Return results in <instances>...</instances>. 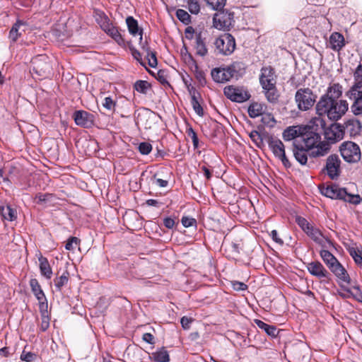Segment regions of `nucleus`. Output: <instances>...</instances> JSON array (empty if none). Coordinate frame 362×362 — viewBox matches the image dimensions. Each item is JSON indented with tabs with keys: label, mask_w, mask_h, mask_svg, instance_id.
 <instances>
[{
	"label": "nucleus",
	"mask_w": 362,
	"mask_h": 362,
	"mask_svg": "<svg viewBox=\"0 0 362 362\" xmlns=\"http://www.w3.org/2000/svg\"><path fill=\"white\" fill-rule=\"evenodd\" d=\"M343 87L339 83L330 84L326 93L322 95L316 103V113L319 116L327 117L332 121H337L345 115L349 108L346 100H340Z\"/></svg>",
	"instance_id": "obj_1"
},
{
	"label": "nucleus",
	"mask_w": 362,
	"mask_h": 362,
	"mask_svg": "<svg viewBox=\"0 0 362 362\" xmlns=\"http://www.w3.org/2000/svg\"><path fill=\"white\" fill-rule=\"evenodd\" d=\"M295 141L299 142L301 146L310 151L309 156L311 158L325 156L331 148L330 143L321 141V135L311 130L303 132Z\"/></svg>",
	"instance_id": "obj_2"
},
{
	"label": "nucleus",
	"mask_w": 362,
	"mask_h": 362,
	"mask_svg": "<svg viewBox=\"0 0 362 362\" xmlns=\"http://www.w3.org/2000/svg\"><path fill=\"white\" fill-rule=\"evenodd\" d=\"M320 192L327 197L341 199L355 205L361 202V197L358 194L348 193L346 188H339L335 185L323 187L320 189Z\"/></svg>",
	"instance_id": "obj_3"
},
{
	"label": "nucleus",
	"mask_w": 362,
	"mask_h": 362,
	"mask_svg": "<svg viewBox=\"0 0 362 362\" xmlns=\"http://www.w3.org/2000/svg\"><path fill=\"white\" fill-rule=\"evenodd\" d=\"M317 95L310 88H298L295 94V102L300 111L310 110L317 100Z\"/></svg>",
	"instance_id": "obj_4"
},
{
	"label": "nucleus",
	"mask_w": 362,
	"mask_h": 362,
	"mask_svg": "<svg viewBox=\"0 0 362 362\" xmlns=\"http://www.w3.org/2000/svg\"><path fill=\"white\" fill-rule=\"evenodd\" d=\"M343 158L349 163H356L361 157V150L358 144L352 141L343 142L339 148Z\"/></svg>",
	"instance_id": "obj_5"
},
{
	"label": "nucleus",
	"mask_w": 362,
	"mask_h": 362,
	"mask_svg": "<svg viewBox=\"0 0 362 362\" xmlns=\"http://www.w3.org/2000/svg\"><path fill=\"white\" fill-rule=\"evenodd\" d=\"M214 45L219 54L227 56L234 52L235 49V40L232 35L226 33L216 38L214 42Z\"/></svg>",
	"instance_id": "obj_6"
},
{
	"label": "nucleus",
	"mask_w": 362,
	"mask_h": 362,
	"mask_svg": "<svg viewBox=\"0 0 362 362\" xmlns=\"http://www.w3.org/2000/svg\"><path fill=\"white\" fill-rule=\"evenodd\" d=\"M223 93L231 101L239 103L248 100L251 97L248 90L243 86H226Z\"/></svg>",
	"instance_id": "obj_7"
},
{
	"label": "nucleus",
	"mask_w": 362,
	"mask_h": 362,
	"mask_svg": "<svg viewBox=\"0 0 362 362\" xmlns=\"http://www.w3.org/2000/svg\"><path fill=\"white\" fill-rule=\"evenodd\" d=\"M268 146L271 149L276 158H279L284 166L286 168L291 167V163L286 156L285 146L283 142L279 139L273 137L268 139Z\"/></svg>",
	"instance_id": "obj_8"
},
{
	"label": "nucleus",
	"mask_w": 362,
	"mask_h": 362,
	"mask_svg": "<svg viewBox=\"0 0 362 362\" xmlns=\"http://www.w3.org/2000/svg\"><path fill=\"white\" fill-rule=\"evenodd\" d=\"M33 71L38 76L46 78L51 74L52 66L45 55H39L32 61Z\"/></svg>",
	"instance_id": "obj_9"
},
{
	"label": "nucleus",
	"mask_w": 362,
	"mask_h": 362,
	"mask_svg": "<svg viewBox=\"0 0 362 362\" xmlns=\"http://www.w3.org/2000/svg\"><path fill=\"white\" fill-rule=\"evenodd\" d=\"M340 164L341 160L339 156L336 154L330 155L326 160V165L325 170L327 175L332 180L337 179L340 175Z\"/></svg>",
	"instance_id": "obj_10"
},
{
	"label": "nucleus",
	"mask_w": 362,
	"mask_h": 362,
	"mask_svg": "<svg viewBox=\"0 0 362 362\" xmlns=\"http://www.w3.org/2000/svg\"><path fill=\"white\" fill-rule=\"evenodd\" d=\"M259 83L262 88L276 85V75L273 67L267 66L261 69Z\"/></svg>",
	"instance_id": "obj_11"
},
{
	"label": "nucleus",
	"mask_w": 362,
	"mask_h": 362,
	"mask_svg": "<svg viewBox=\"0 0 362 362\" xmlns=\"http://www.w3.org/2000/svg\"><path fill=\"white\" fill-rule=\"evenodd\" d=\"M327 142L335 143L343 139L344 134L341 124H333L326 128L324 132Z\"/></svg>",
	"instance_id": "obj_12"
},
{
	"label": "nucleus",
	"mask_w": 362,
	"mask_h": 362,
	"mask_svg": "<svg viewBox=\"0 0 362 362\" xmlns=\"http://www.w3.org/2000/svg\"><path fill=\"white\" fill-rule=\"evenodd\" d=\"M73 117L76 125L83 128H90L94 124V115L85 110H76Z\"/></svg>",
	"instance_id": "obj_13"
},
{
	"label": "nucleus",
	"mask_w": 362,
	"mask_h": 362,
	"mask_svg": "<svg viewBox=\"0 0 362 362\" xmlns=\"http://www.w3.org/2000/svg\"><path fill=\"white\" fill-rule=\"evenodd\" d=\"M344 135L350 137H354L360 134L361 130V123L356 118H351L346 120L343 124H341Z\"/></svg>",
	"instance_id": "obj_14"
},
{
	"label": "nucleus",
	"mask_w": 362,
	"mask_h": 362,
	"mask_svg": "<svg viewBox=\"0 0 362 362\" xmlns=\"http://www.w3.org/2000/svg\"><path fill=\"white\" fill-rule=\"evenodd\" d=\"M214 14L213 18V23L214 28L222 30L228 28L231 25V21L233 18V13L221 11Z\"/></svg>",
	"instance_id": "obj_15"
},
{
	"label": "nucleus",
	"mask_w": 362,
	"mask_h": 362,
	"mask_svg": "<svg viewBox=\"0 0 362 362\" xmlns=\"http://www.w3.org/2000/svg\"><path fill=\"white\" fill-rule=\"evenodd\" d=\"M202 160L203 165L199 164V167L204 172L207 180H210L212 177L211 169L214 168L213 164L218 159V156L214 152H209L204 155Z\"/></svg>",
	"instance_id": "obj_16"
},
{
	"label": "nucleus",
	"mask_w": 362,
	"mask_h": 362,
	"mask_svg": "<svg viewBox=\"0 0 362 362\" xmlns=\"http://www.w3.org/2000/svg\"><path fill=\"white\" fill-rule=\"evenodd\" d=\"M306 268L311 275L318 279H327L329 276V273L319 261H313L308 263Z\"/></svg>",
	"instance_id": "obj_17"
},
{
	"label": "nucleus",
	"mask_w": 362,
	"mask_h": 362,
	"mask_svg": "<svg viewBox=\"0 0 362 362\" xmlns=\"http://www.w3.org/2000/svg\"><path fill=\"white\" fill-rule=\"evenodd\" d=\"M292 151L295 159L300 165H306L308 162V155H309L310 151L301 146L299 142L293 141Z\"/></svg>",
	"instance_id": "obj_18"
},
{
	"label": "nucleus",
	"mask_w": 362,
	"mask_h": 362,
	"mask_svg": "<svg viewBox=\"0 0 362 362\" xmlns=\"http://www.w3.org/2000/svg\"><path fill=\"white\" fill-rule=\"evenodd\" d=\"M156 112L148 108L142 107L134 112V121L136 124L141 123L146 127L148 124V121L153 119L156 116Z\"/></svg>",
	"instance_id": "obj_19"
},
{
	"label": "nucleus",
	"mask_w": 362,
	"mask_h": 362,
	"mask_svg": "<svg viewBox=\"0 0 362 362\" xmlns=\"http://www.w3.org/2000/svg\"><path fill=\"white\" fill-rule=\"evenodd\" d=\"M329 269L340 281L346 284L351 283V278L349 274L338 260L331 265Z\"/></svg>",
	"instance_id": "obj_20"
},
{
	"label": "nucleus",
	"mask_w": 362,
	"mask_h": 362,
	"mask_svg": "<svg viewBox=\"0 0 362 362\" xmlns=\"http://www.w3.org/2000/svg\"><path fill=\"white\" fill-rule=\"evenodd\" d=\"M211 75L213 80L216 83H225L232 78L227 66L213 69Z\"/></svg>",
	"instance_id": "obj_21"
},
{
	"label": "nucleus",
	"mask_w": 362,
	"mask_h": 362,
	"mask_svg": "<svg viewBox=\"0 0 362 362\" xmlns=\"http://www.w3.org/2000/svg\"><path fill=\"white\" fill-rule=\"evenodd\" d=\"M228 70L231 75V78L238 79L242 77L246 72V65L243 62H234L229 66H227Z\"/></svg>",
	"instance_id": "obj_22"
},
{
	"label": "nucleus",
	"mask_w": 362,
	"mask_h": 362,
	"mask_svg": "<svg viewBox=\"0 0 362 362\" xmlns=\"http://www.w3.org/2000/svg\"><path fill=\"white\" fill-rule=\"evenodd\" d=\"M196 54L200 57H205L208 54V49L206 45L205 37L203 36L202 32L197 33L195 35Z\"/></svg>",
	"instance_id": "obj_23"
},
{
	"label": "nucleus",
	"mask_w": 362,
	"mask_h": 362,
	"mask_svg": "<svg viewBox=\"0 0 362 362\" xmlns=\"http://www.w3.org/2000/svg\"><path fill=\"white\" fill-rule=\"evenodd\" d=\"M262 92L269 103L272 104H276L279 103L280 93L276 88V85L263 88Z\"/></svg>",
	"instance_id": "obj_24"
},
{
	"label": "nucleus",
	"mask_w": 362,
	"mask_h": 362,
	"mask_svg": "<svg viewBox=\"0 0 362 362\" xmlns=\"http://www.w3.org/2000/svg\"><path fill=\"white\" fill-rule=\"evenodd\" d=\"M329 43L331 48L334 51H339L344 47V37L342 34L335 32L329 37Z\"/></svg>",
	"instance_id": "obj_25"
},
{
	"label": "nucleus",
	"mask_w": 362,
	"mask_h": 362,
	"mask_svg": "<svg viewBox=\"0 0 362 362\" xmlns=\"http://www.w3.org/2000/svg\"><path fill=\"white\" fill-rule=\"evenodd\" d=\"M307 228L306 231L303 232L315 243L319 245H322V238H324V235L321 230L313 224H310Z\"/></svg>",
	"instance_id": "obj_26"
},
{
	"label": "nucleus",
	"mask_w": 362,
	"mask_h": 362,
	"mask_svg": "<svg viewBox=\"0 0 362 362\" xmlns=\"http://www.w3.org/2000/svg\"><path fill=\"white\" fill-rule=\"evenodd\" d=\"M149 358L154 362L170 361V356L165 347H161L160 349L151 353L149 356Z\"/></svg>",
	"instance_id": "obj_27"
},
{
	"label": "nucleus",
	"mask_w": 362,
	"mask_h": 362,
	"mask_svg": "<svg viewBox=\"0 0 362 362\" xmlns=\"http://www.w3.org/2000/svg\"><path fill=\"white\" fill-rule=\"evenodd\" d=\"M345 95L349 100H353L356 98L361 97L362 96V81H354V84L349 88V90L346 92Z\"/></svg>",
	"instance_id": "obj_28"
},
{
	"label": "nucleus",
	"mask_w": 362,
	"mask_h": 362,
	"mask_svg": "<svg viewBox=\"0 0 362 362\" xmlns=\"http://www.w3.org/2000/svg\"><path fill=\"white\" fill-rule=\"evenodd\" d=\"M25 25V22L21 20H18L12 26L9 32V37L13 42H16L18 37L22 35V32L25 31L24 29H21V28Z\"/></svg>",
	"instance_id": "obj_29"
},
{
	"label": "nucleus",
	"mask_w": 362,
	"mask_h": 362,
	"mask_svg": "<svg viewBox=\"0 0 362 362\" xmlns=\"http://www.w3.org/2000/svg\"><path fill=\"white\" fill-rule=\"evenodd\" d=\"M126 23L132 35L136 36L137 34H143V29L139 28L138 21L133 16H127Z\"/></svg>",
	"instance_id": "obj_30"
},
{
	"label": "nucleus",
	"mask_w": 362,
	"mask_h": 362,
	"mask_svg": "<svg viewBox=\"0 0 362 362\" xmlns=\"http://www.w3.org/2000/svg\"><path fill=\"white\" fill-rule=\"evenodd\" d=\"M109 36H110L119 46L125 47V40L122 35L118 31L117 28L112 25L110 26L105 31Z\"/></svg>",
	"instance_id": "obj_31"
},
{
	"label": "nucleus",
	"mask_w": 362,
	"mask_h": 362,
	"mask_svg": "<svg viewBox=\"0 0 362 362\" xmlns=\"http://www.w3.org/2000/svg\"><path fill=\"white\" fill-rule=\"evenodd\" d=\"M30 286L31 291L38 300H45V295L37 279H31L30 280Z\"/></svg>",
	"instance_id": "obj_32"
},
{
	"label": "nucleus",
	"mask_w": 362,
	"mask_h": 362,
	"mask_svg": "<svg viewBox=\"0 0 362 362\" xmlns=\"http://www.w3.org/2000/svg\"><path fill=\"white\" fill-rule=\"evenodd\" d=\"M38 260L40 262V270L41 274L47 279H50L52 275V270L47 259L40 256Z\"/></svg>",
	"instance_id": "obj_33"
},
{
	"label": "nucleus",
	"mask_w": 362,
	"mask_h": 362,
	"mask_svg": "<svg viewBox=\"0 0 362 362\" xmlns=\"http://www.w3.org/2000/svg\"><path fill=\"white\" fill-rule=\"evenodd\" d=\"M302 133L303 132H300V129H298L297 127H288L283 132V139L285 141L293 140V141H295L296 139L300 137Z\"/></svg>",
	"instance_id": "obj_34"
},
{
	"label": "nucleus",
	"mask_w": 362,
	"mask_h": 362,
	"mask_svg": "<svg viewBox=\"0 0 362 362\" xmlns=\"http://www.w3.org/2000/svg\"><path fill=\"white\" fill-rule=\"evenodd\" d=\"M257 327L263 329L269 336L276 337L278 334V330L274 325H268L260 320H255Z\"/></svg>",
	"instance_id": "obj_35"
},
{
	"label": "nucleus",
	"mask_w": 362,
	"mask_h": 362,
	"mask_svg": "<svg viewBox=\"0 0 362 362\" xmlns=\"http://www.w3.org/2000/svg\"><path fill=\"white\" fill-rule=\"evenodd\" d=\"M96 22L100 25L103 30L105 31L112 23L107 16L102 11H97L95 16Z\"/></svg>",
	"instance_id": "obj_36"
},
{
	"label": "nucleus",
	"mask_w": 362,
	"mask_h": 362,
	"mask_svg": "<svg viewBox=\"0 0 362 362\" xmlns=\"http://www.w3.org/2000/svg\"><path fill=\"white\" fill-rule=\"evenodd\" d=\"M264 105L258 103H252L248 107V115L251 118H256L260 115H262L264 112Z\"/></svg>",
	"instance_id": "obj_37"
},
{
	"label": "nucleus",
	"mask_w": 362,
	"mask_h": 362,
	"mask_svg": "<svg viewBox=\"0 0 362 362\" xmlns=\"http://www.w3.org/2000/svg\"><path fill=\"white\" fill-rule=\"evenodd\" d=\"M1 214L4 219L10 221L17 218L16 211L9 205L1 208Z\"/></svg>",
	"instance_id": "obj_38"
},
{
	"label": "nucleus",
	"mask_w": 362,
	"mask_h": 362,
	"mask_svg": "<svg viewBox=\"0 0 362 362\" xmlns=\"http://www.w3.org/2000/svg\"><path fill=\"white\" fill-rule=\"evenodd\" d=\"M320 255L328 268L338 260L329 251L326 250H322Z\"/></svg>",
	"instance_id": "obj_39"
},
{
	"label": "nucleus",
	"mask_w": 362,
	"mask_h": 362,
	"mask_svg": "<svg viewBox=\"0 0 362 362\" xmlns=\"http://www.w3.org/2000/svg\"><path fill=\"white\" fill-rule=\"evenodd\" d=\"M69 274L65 271L59 277L54 279L55 287L57 290L60 291L64 286H65L69 281Z\"/></svg>",
	"instance_id": "obj_40"
},
{
	"label": "nucleus",
	"mask_w": 362,
	"mask_h": 362,
	"mask_svg": "<svg viewBox=\"0 0 362 362\" xmlns=\"http://www.w3.org/2000/svg\"><path fill=\"white\" fill-rule=\"evenodd\" d=\"M343 290L350 293L357 301L362 303V291L358 285L353 286L352 288H343Z\"/></svg>",
	"instance_id": "obj_41"
},
{
	"label": "nucleus",
	"mask_w": 362,
	"mask_h": 362,
	"mask_svg": "<svg viewBox=\"0 0 362 362\" xmlns=\"http://www.w3.org/2000/svg\"><path fill=\"white\" fill-rule=\"evenodd\" d=\"M134 88L139 93L146 94L151 88V84L146 81L139 80L135 82Z\"/></svg>",
	"instance_id": "obj_42"
},
{
	"label": "nucleus",
	"mask_w": 362,
	"mask_h": 362,
	"mask_svg": "<svg viewBox=\"0 0 362 362\" xmlns=\"http://www.w3.org/2000/svg\"><path fill=\"white\" fill-rule=\"evenodd\" d=\"M176 16L182 23L188 25L191 23L190 15L184 9L179 8L176 11Z\"/></svg>",
	"instance_id": "obj_43"
},
{
	"label": "nucleus",
	"mask_w": 362,
	"mask_h": 362,
	"mask_svg": "<svg viewBox=\"0 0 362 362\" xmlns=\"http://www.w3.org/2000/svg\"><path fill=\"white\" fill-rule=\"evenodd\" d=\"M351 110L355 115L362 114V96L358 97L352 100Z\"/></svg>",
	"instance_id": "obj_44"
},
{
	"label": "nucleus",
	"mask_w": 362,
	"mask_h": 362,
	"mask_svg": "<svg viewBox=\"0 0 362 362\" xmlns=\"http://www.w3.org/2000/svg\"><path fill=\"white\" fill-rule=\"evenodd\" d=\"M199 98H201L200 97H193V98L191 99V105L193 107V110L194 112L200 117H203L204 115V110L200 105L199 102Z\"/></svg>",
	"instance_id": "obj_45"
},
{
	"label": "nucleus",
	"mask_w": 362,
	"mask_h": 362,
	"mask_svg": "<svg viewBox=\"0 0 362 362\" xmlns=\"http://www.w3.org/2000/svg\"><path fill=\"white\" fill-rule=\"evenodd\" d=\"M349 254L354 259L355 262L362 267V249L358 250L351 248L349 250Z\"/></svg>",
	"instance_id": "obj_46"
},
{
	"label": "nucleus",
	"mask_w": 362,
	"mask_h": 362,
	"mask_svg": "<svg viewBox=\"0 0 362 362\" xmlns=\"http://www.w3.org/2000/svg\"><path fill=\"white\" fill-rule=\"evenodd\" d=\"M226 0H206L207 4L213 10L221 11L226 4Z\"/></svg>",
	"instance_id": "obj_47"
},
{
	"label": "nucleus",
	"mask_w": 362,
	"mask_h": 362,
	"mask_svg": "<svg viewBox=\"0 0 362 362\" xmlns=\"http://www.w3.org/2000/svg\"><path fill=\"white\" fill-rule=\"evenodd\" d=\"M187 8L192 14H198L200 11V5L198 0H187Z\"/></svg>",
	"instance_id": "obj_48"
},
{
	"label": "nucleus",
	"mask_w": 362,
	"mask_h": 362,
	"mask_svg": "<svg viewBox=\"0 0 362 362\" xmlns=\"http://www.w3.org/2000/svg\"><path fill=\"white\" fill-rule=\"evenodd\" d=\"M80 240L76 237H70L65 245V249L67 250L73 251L79 245Z\"/></svg>",
	"instance_id": "obj_49"
},
{
	"label": "nucleus",
	"mask_w": 362,
	"mask_h": 362,
	"mask_svg": "<svg viewBox=\"0 0 362 362\" xmlns=\"http://www.w3.org/2000/svg\"><path fill=\"white\" fill-rule=\"evenodd\" d=\"M186 132L187 136L192 139L194 148H197L199 147V139L197 133L191 127L187 129Z\"/></svg>",
	"instance_id": "obj_50"
},
{
	"label": "nucleus",
	"mask_w": 362,
	"mask_h": 362,
	"mask_svg": "<svg viewBox=\"0 0 362 362\" xmlns=\"http://www.w3.org/2000/svg\"><path fill=\"white\" fill-rule=\"evenodd\" d=\"M195 69H196V71H195L194 75H195L196 79L199 81V84L202 86H205L206 83V80L204 72L202 70H199L198 69L197 65H195Z\"/></svg>",
	"instance_id": "obj_51"
},
{
	"label": "nucleus",
	"mask_w": 362,
	"mask_h": 362,
	"mask_svg": "<svg viewBox=\"0 0 362 362\" xmlns=\"http://www.w3.org/2000/svg\"><path fill=\"white\" fill-rule=\"evenodd\" d=\"M295 221L303 231H306L307 228L310 225L306 218L300 216H296Z\"/></svg>",
	"instance_id": "obj_52"
},
{
	"label": "nucleus",
	"mask_w": 362,
	"mask_h": 362,
	"mask_svg": "<svg viewBox=\"0 0 362 362\" xmlns=\"http://www.w3.org/2000/svg\"><path fill=\"white\" fill-rule=\"evenodd\" d=\"M139 151L143 155H148L152 150V145L148 142H141L139 145Z\"/></svg>",
	"instance_id": "obj_53"
},
{
	"label": "nucleus",
	"mask_w": 362,
	"mask_h": 362,
	"mask_svg": "<svg viewBox=\"0 0 362 362\" xmlns=\"http://www.w3.org/2000/svg\"><path fill=\"white\" fill-rule=\"evenodd\" d=\"M37 358V355L33 352H26L23 351L21 355V360L25 362H33Z\"/></svg>",
	"instance_id": "obj_54"
},
{
	"label": "nucleus",
	"mask_w": 362,
	"mask_h": 362,
	"mask_svg": "<svg viewBox=\"0 0 362 362\" xmlns=\"http://www.w3.org/2000/svg\"><path fill=\"white\" fill-rule=\"evenodd\" d=\"M147 54V58H148V65L152 68H155L158 64V60L156 58V52L151 51L149 52V54Z\"/></svg>",
	"instance_id": "obj_55"
},
{
	"label": "nucleus",
	"mask_w": 362,
	"mask_h": 362,
	"mask_svg": "<svg viewBox=\"0 0 362 362\" xmlns=\"http://www.w3.org/2000/svg\"><path fill=\"white\" fill-rule=\"evenodd\" d=\"M250 137L257 146H259V144H262L263 142L262 135L256 130L252 131L250 132Z\"/></svg>",
	"instance_id": "obj_56"
},
{
	"label": "nucleus",
	"mask_w": 362,
	"mask_h": 362,
	"mask_svg": "<svg viewBox=\"0 0 362 362\" xmlns=\"http://www.w3.org/2000/svg\"><path fill=\"white\" fill-rule=\"evenodd\" d=\"M41 319L40 329L41 332H45L49 327L50 318L49 315H41Z\"/></svg>",
	"instance_id": "obj_57"
},
{
	"label": "nucleus",
	"mask_w": 362,
	"mask_h": 362,
	"mask_svg": "<svg viewBox=\"0 0 362 362\" xmlns=\"http://www.w3.org/2000/svg\"><path fill=\"white\" fill-rule=\"evenodd\" d=\"M182 224L185 228L197 225V221L194 218L183 216L181 220Z\"/></svg>",
	"instance_id": "obj_58"
},
{
	"label": "nucleus",
	"mask_w": 362,
	"mask_h": 362,
	"mask_svg": "<svg viewBox=\"0 0 362 362\" xmlns=\"http://www.w3.org/2000/svg\"><path fill=\"white\" fill-rule=\"evenodd\" d=\"M129 48L132 52V55L133 56V57L136 61L139 62L141 65L145 66L144 63L142 62L141 53L132 45H129Z\"/></svg>",
	"instance_id": "obj_59"
},
{
	"label": "nucleus",
	"mask_w": 362,
	"mask_h": 362,
	"mask_svg": "<svg viewBox=\"0 0 362 362\" xmlns=\"http://www.w3.org/2000/svg\"><path fill=\"white\" fill-rule=\"evenodd\" d=\"M232 287L235 291H245L247 289V285H246L243 282L234 281L231 282Z\"/></svg>",
	"instance_id": "obj_60"
},
{
	"label": "nucleus",
	"mask_w": 362,
	"mask_h": 362,
	"mask_svg": "<svg viewBox=\"0 0 362 362\" xmlns=\"http://www.w3.org/2000/svg\"><path fill=\"white\" fill-rule=\"evenodd\" d=\"M103 105L108 110H112L115 106V103L111 97H105L103 103Z\"/></svg>",
	"instance_id": "obj_61"
},
{
	"label": "nucleus",
	"mask_w": 362,
	"mask_h": 362,
	"mask_svg": "<svg viewBox=\"0 0 362 362\" xmlns=\"http://www.w3.org/2000/svg\"><path fill=\"white\" fill-rule=\"evenodd\" d=\"M39 301V309L41 315H48L47 313V300L45 298V300H38Z\"/></svg>",
	"instance_id": "obj_62"
},
{
	"label": "nucleus",
	"mask_w": 362,
	"mask_h": 362,
	"mask_svg": "<svg viewBox=\"0 0 362 362\" xmlns=\"http://www.w3.org/2000/svg\"><path fill=\"white\" fill-rule=\"evenodd\" d=\"M157 80L160 81L163 85L168 84V81L166 78L165 71L163 70H159L158 71Z\"/></svg>",
	"instance_id": "obj_63"
},
{
	"label": "nucleus",
	"mask_w": 362,
	"mask_h": 362,
	"mask_svg": "<svg viewBox=\"0 0 362 362\" xmlns=\"http://www.w3.org/2000/svg\"><path fill=\"white\" fill-rule=\"evenodd\" d=\"M354 80L362 81V64H360L354 73Z\"/></svg>",
	"instance_id": "obj_64"
}]
</instances>
